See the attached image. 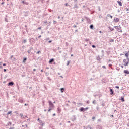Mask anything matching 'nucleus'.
<instances>
[{
    "label": "nucleus",
    "mask_w": 129,
    "mask_h": 129,
    "mask_svg": "<svg viewBox=\"0 0 129 129\" xmlns=\"http://www.w3.org/2000/svg\"><path fill=\"white\" fill-rule=\"evenodd\" d=\"M48 103H49V108L53 109V108H54V107L55 106L54 105V104H53V103L51 101H49Z\"/></svg>",
    "instance_id": "nucleus-1"
},
{
    "label": "nucleus",
    "mask_w": 129,
    "mask_h": 129,
    "mask_svg": "<svg viewBox=\"0 0 129 129\" xmlns=\"http://www.w3.org/2000/svg\"><path fill=\"white\" fill-rule=\"evenodd\" d=\"M114 28L118 31V32H122V30L119 31V30H121V27L120 26H114Z\"/></svg>",
    "instance_id": "nucleus-2"
},
{
    "label": "nucleus",
    "mask_w": 129,
    "mask_h": 129,
    "mask_svg": "<svg viewBox=\"0 0 129 129\" xmlns=\"http://www.w3.org/2000/svg\"><path fill=\"white\" fill-rule=\"evenodd\" d=\"M123 62L125 63V64H124V66H127V65H128V61H127V59H123Z\"/></svg>",
    "instance_id": "nucleus-3"
},
{
    "label": "nucleus",
    "mask_w": 129,
    "mask_h": 129,
    "mask_svg": "<svg viewBox=\"0 0 129 129\" xmlns=\"http://www.w3.org/2000/svg\"><path fill=\"white\" fill-rule=\"evenodd\" d=\"M9 86H12V85H14V82H10L8 83Z\"/></svg>",
    "instance_id": "nucleus-4"
},
{
    "label": "nucleus",
    "mask_w": 129,
    "mask_h": 129,
    "mask_svg": "<svg viewBox=\"0 0 129 129\" xmlns=\"http://www.w3.org/2000/svg\"><path fill=\"white\" fill-rule=\"evenodd\" d=\"M73 9H78V6H77V4L75 3L74 6L73 7Z\"/></svg>",
    "instance_id": "nucleus-5"
},
{
    "label": "nucleus",
    "mask_w": 129,
    "mask_h": 129,
    "mask_svg": "<svg viewBox=\"0 0 129 129\" xmlns=\"http://www.w3.org/2000/svg\"><path fill=\"white\" fill-rule=\"evenodd\" d=\"M124 73H126V74H129V71H128V70H125L124 71Z\"/></svg>",
    "instance_id": "nucleus-6"
},
{
    "label": "nucleus",
    "mask_w": 129,
    "mask_h": 129,
    "mask_svg": "<svg viewBox=\"0 0 129 129\" xmlns=\"http://www.w3.org/2000/svg\"><path fill=\"white\" fill-rule=\"evenodd\" d=\"M117 3H118L119 6H120V7H121V6H122V3H121L120 1H117Z\"/></svg>",
    "instance_id": "nucleus-7"
},
{
    "label": "nucleus",
    "mask_w": 129,
    "mask_h": 129,
    "mask_svg": "<svg viewBox=\"0 0 129 129\" xmlns=\"http://www.w3.org/2000/svg\"><path fill=\"white\" fill-rule=\"evenodd\" d=\"M53 62H54V59L52 58L49 60V63L51 64V63H53Z\"/></svg>",
    "instance_id": "nucleus-8"
},
{
    "label": "nucleus",
    "mask_w": 129,
    "mask_h": 129,
    "mask_svg": "<svg viewBox=\"0 0 129 129\" xmlns=\"http://www.w3.org/2000/svg\"><path fill=\"white\" fill-rule=\"evenodd\" d=\"M125 57H126V58L128 57V56H129V51H128V52H127L126 54H125Z\"/></svg>",
    "instance_id": "nucleus-9"
},
{
    "label": "nucleus",
    "mask_w": 129,
    "mask_h": 129,
    "mask_svg": "<svg viewBox=\"0 0 129 129\" xmlns=\"http://www.w3.org/2000/svg\"><path fill=\"white\" fill-rule=\"evenodd\" d=\"M110 91L111 92L110 93L111 95H112V94H113V90L112 89H110Z\"/></svg>",
    "instance_id": "nucleus-10"
},
{
    "label": "nucleus",
    "mask_w": 129,
    "mask_h": 129,
    "mask_svg": "<svg viewBox=\"0 0 129 129\" xmlns=\"http://www.w3.org/2000/svg\"><path fill=\"white\" fill-rule=\"evenodd\" d=\"M121 100L122 102H124V101H125V100H124V98H123V97H121Z\"/></svg>",
    "instance_id": "nucleus-11"
},
{
    "label": "nucleus",
    "mask_w": 129,
    "mask_h": 129,
    "mask_svg": "<svg viewBox=\"0 0 129 129\" xmlns=\"http://www.w3.org/2000/svg\"><path fill=\"white\" fill-rule=\"evenodd\" d=\"M96 128H97V129H102V128L101 127V126H99V125H97V126H96Z\"/></svg>",
    "instance_id": "nucleus-12"
},
{
    "label": "nucleus",
    "mask_w": 129,
    "mask_h": 129,
    "mask_svg": "<svg viewBox=\"0 0 129 129\" xmlns=\"http://www.w3.org/2000/svg\"><path fill=\"white\" fill-rule=\"evenodd\" d=\"M107 17H110L111 18V19H112V18H113L112 15H111L110 14H107Z\"/></svg>",
    "instance_id": "nucleus-13"
},
{
    "label": "nucleus",
    "mask_w": 129,
    "mask_h": 129,
    "mask_svg": "<svg viewBox=\"0 0 129 129\" xmlns=\"http://www.w3.org/2000/svg\"><path fill=\"white\" fill-rule=\"evenodd\" d=\"M83 111H84V108L81 107L80 109V111L82 112Z\"/></svg>",
    "instance_id": "nucleus-14"
},
{
    "label": "nucleus",
    "mask_w": 129,
    "mask_h": 129,
    "mask_svg": "<svg viewBox=\"0 0 129 129\" xmlns=\"http://www.w3.org/2000/svg\"><path fill=\"white\" fill-rule=\"evenodd\" d=\"M108 28H109V29H110V31H114V28H112L110 27V26Z\"/></svg>",
    "instance_id": "nucleus-15"
},
{
    "label": "nucleus",
    "mask_w": 129,
    "mask_h": 129,
    "mask_svg": "<svg viewBox=\"0 0 129 129\" xmlns=\"http://www.w3.org/2000/svg\"><path fill=\"white\" fill-rule=\"evenodd\" d=\"M24 102V101H23V100L20 99L19 100V102H20V103H23V102Z\"/></svg>",
    "instance_id": "nucleus-16"
},
{
    "label": "nucleus",
    "mask_w": 129,
    "mask_h": 129,
    "mask_svg": "<svg viewBox=\"0 0 129 129\" xmlns=\"http://www.w3.org/2000/svg\"><path fill=\"white\" fill-rule=\"evenodd\" d=\"M60 89L61 92H64V88H61Z\"/></svg>",
    "instance_id": "nucleus-17"
},
{
    "label": "nucleus",
    "mask_w": 129,
    "mask_h": 129,
    "mask_svg": "<svg viewBox=\"0 0 129 129\" xmlns=\"http://www.w3.org/2000/svg\"><path fill=\"white\" fill-rule=\"evenodd\" d=\"M90 28L91 29H93V25H91L90 26Z\"/></svg>",
    "instance_id": "nucleus-18"
},
{
    "label": "nucleus",
    "mask_w": 129,
    "mask_h": 129,
    "mask_svg": "<svg viewBox=\"0 0 129 129\" xmlns=\"http://www.w3.org/2000/svg\"><path fill=\"white\" fill-rule=\"evenodd\" d=\"M26 61H27V58H24V59H23V63H25V62H26Z\"/></svg>",
    "instance_id": "nucleus-19"
},
{
    "label": "nucleus",
    "mask_w": 129,
    "mask_h": 129,
    "mask_svg": "<svg viewBox=\"0 0 129 129\" xmlns=\"http://www.w3.org/2000/svg\"><path fill=\"white\" fill-rule=\"evenodd\" d=\"M115 22H118L119 21V19L117 18L115 19Z\"/></svg>",
    "instance_id": "nucleus-20"
},
{
    "label": "nucleus",
    "mask_w": 129,
    "mask_h": 129,
    "mask_svg": "<svg viewBox=\"0 0 129 129\" xmlns=\"http://www.w3.org/2000/svg\"><path fill=\"white\" fill-rule=\"evenodd\" d=\"M57 111L58 112H61V109H60V108H57Z\"/></svg>",
    "instance_id": "nucleus-21"
},
{
    "label": "nucleus",
    "mask_w": 129,
    "mask_h": 129,
    "mask_svg": "<svg viewBox=\"0 0 129 129\" xmlns=\"http://www.w3.org/2000/svg\"><path fill=\"white\" fill-rule=\"evenodd\" d=\"M20 116H21V117H24V115L22 113L20 114Z\"/></svg>",
    "instance_id": "nucleus-22"
},
{
    "label": "nucleus",
    "mask_w": 129,
    "mask_h": 129,
    "mask_svg": "<svg viewBox=\"0 0 129 129\" xmlns=\"http://www.w3.org/2000/svg\"><path fill=\"white\" fill-rule=\"evenodd\" d=\"M87 109H88V107H86L85 108H84V111L87 110Z\"/></svg>",
    "instance_id": "nucleus-23"
},
{
    "label": "nucleus",
    "mask_w": 129,
    "mask_h": 129,
    "mask_svg": "<svg viewBox=\"0 0 129 129\" xmlns=\"http://www.w3.org/2000/svg\"><path fill=\"white\" fill-rule=\"evenodd\" d=\"M11 113H12V111H9L7 113V115H9V114H11Z\"/></svg>",
    "instance_id": "nucleus-24"
},
{
    "label": "nucleus",
    "mask_w": 129,
    "mask_h": 129,
    "mask_svg": "<svg viewBox=\"0 0 129 129\" xmlns=\"http://www.w3.org/2000/svg\"><path fill=\"white\" fill-rule=\"evenodd\" d=\"M102 68H104V69H106V67H105V66H103Z\"/></svg>",
    "instance_id": "nucleus-25"
},
{
    "label": "nucleus",
    "mask_w": 129,
    "mask_h": 129,
    "mask_svg": "<svg viewBox=\"0 0 129 129\" xmlns=\"http://www.w3.org/2000/svg\"><path fill=\"white\" fill-rule=\"evenodd\" d=\"M110 42H114V39H111Z\"/></svg>",
    "instance_id": "nucleus-26"
},
{
    "label": "nucleus",
    "mask_w": 129,
    "mask_h": 129,
    "mask_svg": "<svg viewBox=\"0 0 129 129\" xmlns=\"http://www.w3.org/2000/svg\"><path fill=\"white\" fill-rule=\"evenodd\" d=\"M115 88H117L118 89H119V87L118 86H116Z\"/></svg>",
    "instance_id": "nucleus-27"
},
{
    "label": "nucleus",
    "mask_w": 129,
    "mask_h": 129,
    "mask_svg": "<svg viewBox=\"0 0 129 129\" xmlns=\"http://www.w3.org/2000/svg\"><path fill=\"white\" fill-rule=\"evenodd\" d=\"M92 103H93V104H95V100L93 101Z\"/></svg>",
    "instance_id": "nucleus-28"
},
{
    "label": "nucleus",
    "mask_w": 129,
    "mask_h": 129,
    "mask_svg": "<svg viewBox=\"0 0 129 129\" xmlns=\"http://www.w3.org/2000/svg\"><path fill=\"white\" fill-rule=\"evenodd\" d=\"M92 48H96V46L95 45H93L92 46Z\"/></svg>",
    "instance_id": "nucleus-29"
},
{
    "label": "nucleus",
    "mask_w": 129,
    "mask_h": 129,
    "mask_svg": "<svg viewBox=\"0 0 129 129\" xmlns=\"http://www.w3.org/2000/svg\"><path fill=\"white\" fill-rule=\"evenodd\" d=\"M88 41H89V39H85V42H88Z\"/></svg>",
    "instance_id": "nucleus-30"
},
{
    "label": "nucleus",
    "mask_w": 129,
    "mask_h": 129,
    "mask_svg": "<svg viewBox=\"0 0 129 129\" xmlns=\"http://www.w3.org/2000/svg\"><path fill=\"white\" fill-rule=\"evenodd\" d=\"M52 109H51V108H49L48 110V112H50L51 111V110H52Z\"/></svg>",
    "instance_id": "nucleus-31"
},
{
    "label": "nucleus",
    "mask_w": 129,
    "mask_h": 129,
    "mask_svg": "<svg viewBox=\"0 0 129 129\" xmlns=\"http://www.w3.org/2000/svg\"><path fill=\"white\" fill-rule=\"evenodd\" d=\"M69 63H70V61H68V63L67 64V66H68V65H69Z\"/></svg>",
    "instance_id": "nucleus-32"
},
{
    "label": "nucleus",
    "mask_w": 129,
    "mask_h": 129,
    "mask_svg": "<svg viewBox=\"0 0 129 129\" xmlns=\"http://www.w3.org/2000/svg\"><path fill=\"white\" fill-rule=\"evenodd\" d=\"M47 20H45L44 21V24H47Z\"/></svg>",
    "instance_id": "nucleus-33"
},
{
    "label": "nucleus",
    "mask_w": 129,
    "mask_h": 129,
    "mask_svg": "<svg viewBox=\"0 0 129 129\" xmlns=\"http://www.w3.org/2000/svg\"><path fill=\"white\" fill-rule=\"evenodd\" d=\"M27 42V40H26L25 39H24L23 40V43H26Z\"/></svg>",
    "instance_id": "nucleus-34"
},
{
    "label": "nucleus",
    "mask_w": 129,
    "mask_h": 129,
    "mask_svg": "<svg viewBox=\"0 0 129 129\" xmlns=\"http://www.w3.org/2000/svg\"><path fill=\"white\" fill-rule=\"evenodd\" d=\"M74 3H75V4H77V0H74Z\"/></svg>",
    "instance_id": "nucleus-35"
},
{
    "label": "nucleus",
    "mask_w": 129,
    "mask_h": 129,
    "mask_svg": "<svg viewBox=\"0 0 129 129\" xmlns=\"http://www.w3.org/2000/svg\"><path fill=\"white\" fill-rule=\"evenodd\" d=\"M39 122H40V123H43V121L41 120H39Z\"/></svg>",
    "instance_id": "nucleus-36"
},
{
    "label": "nucleus",
    "mask_w": 129,
    "mask_h": 129,
    "mask_svg": "<svg viewBox=\"0 0 129 129\" xmlns=\"http://www.w3.org/2000/svg\"><path fill=\"white\" fill-rule=\"evenodd\" d=\"M57 23V21H53V23L55 24H56Z\"/></svg>",
    "instance_id": "nucleus-37"
},
{
    "label": "nucleus",
    "mask_w": 129,
    "mask_h": 129,
    "mask_svg": "<svg viewBox=\"0 0 129 129\" xmlns=\"http://www.w3.org/2000/svg\"><path fill=\"white\" fill-rule=\"evenodd\" d=\"M65 6H66V7H67V6H68V3H65Z\"/></svg>",
    "instance_id": "nucleus-38"
},
{
    "label": "nucleus",
    "mask_w": 129,
    "mask_h": 129,
    "mask_svg": "<svg viewBox=\"0 0 129 129\" xmlns=\"http://www.w3.org/2000/svg\"><path fill=\"white\" fill-rule=\"evenodd\" d=\"M6 71H7V69H4V72H6Z\"/></svg>",
    "instance_id": "nucleus-39"
},
{
    "label": "nucleus",
    "mask_w": 129,
    "mask_h": 129,
    "mask_svg": "<svg viewBox=\"0 0 129 129\" xmlns=\"http://www.w3.org/2000/svg\"><path fill=\"white\" fill-rule=\"evenodd\" d=\"M5 22H8V19H7V18H5Z\"/></svg>",
    "instance_id": "nucleus-40"
},
{
    "label": "nucleus",
    "mask_w": 129,
    "mask_h": 129,
    "mask_svg": "<svg viewBox=\"0 0 129 129\" xmlns=\"http://www.w3.org/2000/svg\"><path fill=\"white\" fill-rule=\"evenodd\" d=\"M3 66H6L7 65V64L6 63H3Z\"/></svg>",
    "instance_id": "nucleus-41"
},
{
    "label": "nucleus",
    "mask_w": 129,
    "mask_h": 129,
    "mask_svg": "<svg viewBox=\"0 0 129 129\" xmlns=\"http://www.w3.org/2000/svg\"><path fill=\"white\" fill-rule=\"evenodd\" d=\"M48 43H52V40H49V41H48Z\"/></svg>",
    "instance_id": "nucleus-42"
},
{
    "label": "nucleus",
    "mask_w": 129,
    "mask_h": 129,
    "mask_svg": "<svg viewBox=\"0 0 129 129\" xmlns=\"http://www.w3.org/2000/svg\"><path fill=\"white\" fill-rule=\"evenodd\" d=\"M13 56L12 55V56L9 58V59H12V58H13Z\"/></svg>",
    "instance_id": "nucleus-43"
},
{
    "label": "nucleus",
    "mask_w": 129,
    "mask_h": 129,
    "mask_svg": "<svg viewBox=\"0 0 129 129\" xmlns=\"http://www.w3.org/2000/svg\"><path fill=\"white\" fill-rule=\"evenodd\" d=\"M111 66H112V64H109V67H111Z\"/></svg>",
    "instance_id": "nucleus-44"
},
{
    "label": "nucleus",
    "mask_w": 129,
    "mask_h": 129,
    "mask_svg": "<svg viewBox=\"0 0 129 129\" xmlns=\"http://www.w3.org/2000/svg\"><path fill=\"white\" fill-rule=\"evenodd\" d=\"M92 119H95V117H93L92 118Z\"/></svg>",
    "instance_id": "nucleus-45"
},
{
    "label": "nucleus",
    "mask_w": 129,
    "mask_h": 129,
    "mask_svg": "<svg viewBox=\"0 0 129 129\" xmlns=\"http://www.w3.org/2000/svg\"><path fill=\"white\" fill-rule=\"evenodd\" d=\"M44 124H45V123L41 124L42 126H43Z\"/></svg>",
    "instance_id": "nucleus-46"
},
{
    "label": "nucleus",
    "mask_w": 129,
    "mask_h": 129,
    "mask_svg": "<svg viewBox=\"0 0 129 129\" xmlns=\"http://www.w3.org/2000/svg\"><path fill=\"white\" fill-rule=\"evenodd\" d=\"M22 3L23 4H25V1H22Z\"/></svg>",
    "instance_id": "nucleus-47"
},
{
    "label": "nucleus",
    "mask_w": 129,
    "mask_h": 129,
    "mask_svg": "<svg viewBox=\"0 0 129 129\" xmlns=\"http://www.w3.org/2000/svg\"><path fill=\"white\" fill-rule=\"evenodd\" d=\"M2 68H3V66H0V69H2Z\"/></svg>",
    "instance_id": "nucleus-48"
},
{
    "label": "nucleus",
    "mask_w": 129,
    "mask_h": 129,
    "mask_svg": "<svg viewBox=\"0 0 129 129\" xmlns=\"http://www.w3.org/2000/svg\"><path fill=\"white\" fill-rule=\"evenodd\" d=\"M84 19L82 18V22H84Z\"/></svg>",
    "instance_id": "nucleus-49"
},
{
    "label": "nucleus",
    "mask_w": 129,
    "mask_h": 129,
    "mask_svg": "<svg viewBox=\"0 0 129 129\" xmlns=\"http://www.w3.org/2000/svg\"><path fill=\"white\" fill-rule=\"evenodd\" d=\"M15 128V127H10V128H9V129H14Z\"/></svg>",
    "instance_id": "nucleus-50"
},
{
    "label": "nucleus",
    "mask_w": 129,
    "mask_h": 129,
    "mask_svg": "<svg viewBox=\"0 0 129 129\" xmlns=\"http://www.w3.org/2000/svg\"><path fill=\"white\" fill-rule=\"evenodd\" d=\"M73 27H74V28H76V25H74V26H73Z\"/></svg>",
    "instance_id": "nucleus-51"
},
{
    "label": "nucleus",
    "mask_w": 129,
    "mask_h": 129,
    "mask_svg": "<svg viewBox=\"0 0 129 129\" xmlns=\"http://www.w3.org/2000/svg\"><path fill=\"white\" fill-rule=\"evenodd\" d=\"M41 37H42L41 35H39V36H38V38L39 39H40V38H41Z\"/></svg>",
    "instance_id": "nucleus-52"
},
{
    "label": "nucleus",
    "mask_w": 129,
    "mask_h": 129,
    "mask_svg": "<svg viewBox=\"0 0 129 129\" xmlns=\"http://www.w3.org/2000/svg\"><path fill=\"white\" fill-rule=\"evenodd\" d=\"M52 115H53V116H55L56 115V114L54 113Z\"/></svg>",
    "instance_id": "nucleus-53"
},
{
    "label": "nucleus",
    "mask_w": 129,
    "mask_h": 129,
    "mask_svg": "<svg viewBox=\"0 0 129 129\" xmlns=\"http://www.w3.org/2000/svg\"><path fill=\"white\" fill-rule=\"evenodd\" d=\"M40 120H40V118H38V119H37V121H40Z\"/></svg>",
    "instance_id": "nucleus-54"
},
{
    "label": "nucleus",
    "mask_w": 129,
    "mask_h": 129,
    "mask_svg": "<svg viewBox=\"0 0 129 129\" xmlns=\"http://www.w3.org/2000/svg\"><path fill=\"white\" fill-rule=\"evenodd\" d=\"M41 72H44V70H41Z\"/></svg>",
    "instance_id": "nucleus-55"
},
{
    "label": "nucleus",
    "mask_w": 129,
    "mask_h": 129,
    "mask_svg": "<svg viewBox=\"0 0 129 129\" xmlns=\"http://www.w3.org/2000/svg\"><path fill=\"white\" fill-rule=\"evenodd\" d=\"M9 124H10V125H12V122H9Z\"/></svg>",
    "instance_id": "nucleus-56"
},
{
    "label": "nucleus",
    "mask_w": 129,
    "mask_h": 129,
    "mask_svg": "<svg viewBox=\"0 0 129 129\" xmlns=\"http://www.w3.org/2000/svg\"><path fill=\"white\" fill-rule=\"evenodd\" d=\"M41 27H39V28H38V30H41Z\"/></svg>",
    "instance_id": "nucleus-57"
},
{
    "label": "nucleus",
    "mask_w": 129,
    "mask_h": 129,
    "mask_svg": "<svg viewBox=\"0 0 129 129\" xmlns=\"http://www.w3.org/2000/svg\"><path fill=\"white\" fill-rule=\"evenodd\" d=\"M59 125H63V124H62V123H60L59 124Z\"/></svg>",
    "instance_id": "nucleus-58"
},
{
    "label": "nucleus",
    "mask_w": 129,
    "mask_h": 129,
    "mask_svg": "<svg viewBox=\"0 0 129 129\" xmlns=\"http://www.w3.org/2000/svg\"><path fill=\"white\" fill-rule=\"evenodd\" d=\"M40 51H38L36 54H39L40 53Z\"/></svg>",
    "instance_id": "nucleus-59"
},
{
    "label": "nucleus",
    "mask_w": 129,
    "mask_h": 129,
    "mask_svg": "<svg viewBox=\"0 0 129 129\" xmlns=\"http://www.w3.org/2000/svg\"><path fill=\"white\" fill-rule=\"evenodd\" d=\"M127 60H128V62H129V58H128V57H127Z\"/></svg>",
    "instance_id": "nucleus-60"
},
{
    "label": "nucleus",
    "mask_w": 129,
    "mask_h": 129,
    "mask_svg": "<svg viewBox=\"0 0 129 129\" xmlns=\"http://www.w3.org/2000/svg\"><path fill=\"white\" fill-rule=\"evenodd\" d=\"M99 109V108L98 107H97V110H98Z\"/></svg>",
    "instance_id": "nucleus-61"
},
{
    "label": "nucleus",
    "mask_w": 129,
    "mask_h": 129,
    "mask_svg": "<svg viewBox=\"0 0 129 129\" xmlns=\"http://www.w3.org/2000/svg\"><path fill=\"white\" fill-rule=\"evenodd\" d=\"M25 126H26V127H28V125H27V124H26V125H25Z\"/></svg>",
    "instance_id": "nucleus-62"
},
{
    "label": "nucleus",
    "mask_w": 129,
    "mask_h": 129,
    "mask_svg": "<svg viewBox=\"0 0 129 129\" xmlns=\"http://www.w3.org/2000/svg\"><path fill=\"white\" fill-rule=\"evenodd\" d=\"M22 127H25V125H22Z\"/></svg>",
    "instance_id": "nucleus-63"
},
{
    "label": "nucleus",
    "mask_w": 129,
    "mask_h": 129,
    "mask_svg": "<svg viewBox=\"0 0 129 129\" xmlns=\"http://www.w3.org/2000/svg\"><path fill=\"white\" fill-rule=\"evenodd\" d=\"M36 69H33V71H36Z\"/></svg>",
    "instance_id": "nucleus-64"
}]
</instances>
